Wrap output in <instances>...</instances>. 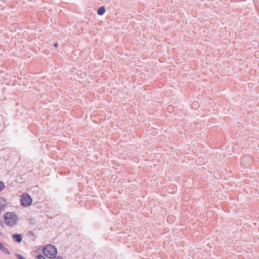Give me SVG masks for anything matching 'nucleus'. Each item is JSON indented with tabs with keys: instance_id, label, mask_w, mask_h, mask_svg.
I'll list each match as a JSON object with an SVG mask.
<instances>
[{
	"instance_id": "13",
	"label": "nucleus",
	"mask_w": 259,
	"mask_h": 259,
	"mask_svg": "<svg viewBox=\"0 0 259 259\" xmlns=\"http://www.w3.org/2000/svg\"><path fill=\"white\" fill-rule=\"evenodd\" d=\"M1 243V242H0V243Z\"/></svg>"
},
{
	"instance_id": "2",
	"label": "nucleus",
	"mask_w": 259,
	"mask_h": 259,
	"mask_svg": "<svg viewBox=\"0 0 259 259\" xmlns=\"http://www.w3.org/2000/svg\"><path fill=\"white\" fill-rule=\"evenodd\" d=\"M17 221V217L14 212H7L4 215L5 223L9 226L15 225Z\"/></svg>"
},
{
	"instance_id": "4",
	"label": "nucleus",
	"mask_w": 259,
	"mask_h": 259,
	"mask_svg": "<svg viewBox=\"0 0 259 259\" xmlns=\"http://www.w3.org/2000/svg\"><path fill=\"white\" fill-rule=\"evenodd\" d=\"M12 238L15 240L17 242H20L22 240V236L20 234H15L12 235Z\"/></svg>"
},
{
	"instance_id": "3",
	"label": "nucleus",
	"mask_w": 259,
	"mask_h": 259,
	"mask_svg": "<svg viewBox=\"0 0 259 259\" xmlns=\"http://www.w3.org/2000/svg\"><path fill=\"white\" fill-rule=\"evenodd\" d=\"M20 202L23 206L27 207L31 204L32 199L29 195L24 193L21 196Z\"/></svg>"
},
{
	"instance_id": "8",
	"label": "nucleus",
	"mask_w": 259,
	"mask_h": 259,
	"mask_svg": "<svg viewBox=\"0 0 259 259\" xmlns=\"http://www.w3.org/2000/svg\"><path fill=\"white\" fill-rule=\"evenodd\" d=\"M16 256L18 258V259H26L22 255L19 254H17Z\"/></svg>"
},
{
	"instance_id": "6",
	"label": "nucleus",
	"mask_w": 259,
	"mask_h": 259,
	"mask_svg": "<svg viewBox=\"0 0 259 259\" xmlns=\"http://www.w3.org/2000/svg\"><path fill=\"white\" fill-rule=\"evenodd\" d=\"M0 249L1 250H2L3 252L7 253V254H10V251H9L8 249L6 247H4L3 244H2V243H0Z\"/></svg>"
},
{
	"instance_id": "9",
	"label": "nucleus",
	"mask_w": 259,
	"mask_h": 259,
	"mask_svg": "<svg viewBox=\"0 0 259 259\" xmlns=\"http://www.w3.org/2000/svg\"><path fill=\"white\" fill-rule=\"evenodd\" d=\"M197 104H198L197 102H196V101H195V102H194L193 103V104H192V107H193V108H196V107H197Z\"/></svg>"
},
{
	"instance_id": "10",
	"label": "nucleus",
	"mask_w": 259,
	"mask_h": 259,
	"mask_svg": "<svg viewBox=\"0 0 259 259\" xmlns=\"http://www.w3.org/2000/svg\"><path fill=\"white\" fill-rule=\"evenodd\" d=\"M37 258L38 259H47L42 255H38Z\"/></svg>"
},
{
	"instance_id": "7",
	"label": "nucleus",
	"mask_w": 259,
	"mask_h": 259,
	"mask_svg": "<svg viewBox=\"0 0 259 259\" xmlns=\"http://www.w3.org/2000/svg\"><path fill=\"white\" fill-rule=\"evenodd\" d=\"M4 184L2 181H0V192L2 191L4 189Z\"/></svg>"
},
{
	"instance_id": "11",
	"label": "nucleus",
	"mask_w": 259,
	"mask_h": 259,
	"mask_svg": "<svg viewBox=\"0 0 259 259\" xmlns=\"http://www.w3.org/2000/svg\"><path fill=\"white\" fill-rule=\"evenodd\" d=\"M54 46L55 47H57L58 46V44L57 43L55 44Z\"/></svg>"
},
{
	"instance_id": "5",
	"label": "nucleus",
	"mask_w": 259,
	"mask_h": 259,
	"mask_svg": "<svg viewBox=\"0 0 259 259\" xmlns=\"http://www.w3.org/2000/svg\"><path fill=\"white\" fill-rule=\"evenodd\" d=\"M105 12V9L104 7H100L97 10V13L99 15H102Z\"/></svg>"
},
{
	"instance_id": "1",
	"label": "nucleus",
	"mask_w": 259,
	"mask_h": 259,
	"mask_svg": "<svg viewBox=\"0 0 259 259\" xmlns=\"http://www.w3.org/2000/svg\"><path fill=\"white\" fill-rule=\"evenodd\" d=\"M44 255L49 258L55 257L57 253V249L55 246L52 244L46 245L42 250Z\"/></svg>"
},
{
	"instance_id": "12",
	"label": "nucleus",
	"mask_w": 259,
	"mask_h": 259,
	"mask_svg": "<svg viewBox=\"0 0 259 259\" xmlns=\"http://www.w3.org/2000/svg\"><path fill=\"white\" fill-rule=\"evenodd\" d=\"M257 54H259V52H256V54L255 55H257Z\"/></svg>"
}]
</instances>
